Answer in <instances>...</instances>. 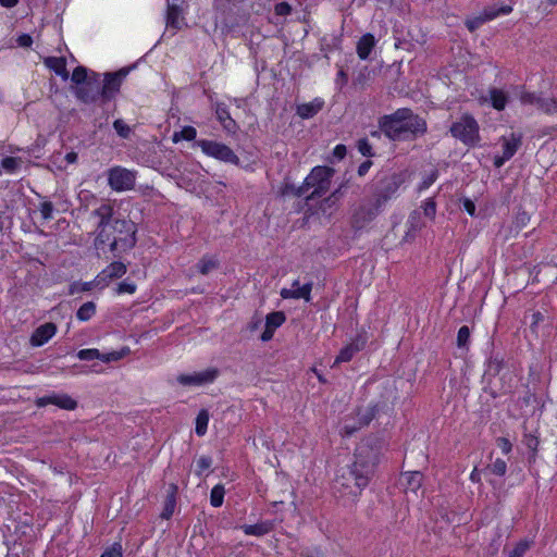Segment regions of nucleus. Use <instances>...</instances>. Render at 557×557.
I'll return each instance as SVG.
<instances>
[{"mask_svg":"<svg viewBox=\"0 0 557 557\" xmlns=\"http://www.w3.org/2000/svg\"><path fill=\"white\" fill-rule=\"evenodd\" d=\"M128 72V67H122L116 72L104 73L103 78L99 73L90 72L89 81L76 87L74 94L85 104L99 103L106 106L115 99Z\"/></svg>","mask_w":557,"mask_h":557,"instance_id":"obj_1","label":"nucleus"},{"mask_svg":"<svg viewBox=\"0 0 557 557\" xmlns=\"http://www.w3.org/2000/svg\"><path fill=\"white\" fill-rule=\"evenodd\" d=\"M379 127L391 140H414L428 131L426 121L409 108L397 109L379 119Z\"/></svg>","mask_w":557,"mask_h":557,"instance_id":"obj_2","label":"nucleus"},{"mask_svg":"<svg viewBox=\"0 0 557 557\" xmlns=\"http://www.w3.org/2000/svg\"><path fill=\"white\" fill-rule=\"evenodd\" d=\"M385 449L386 442L383 437L377 435L367 436L357 445L351 465L360 474L371 481Z\"/></svg>","mask_w":557,"mask_h":557,"instance_id":"obj_3","label":"nucleus"},{"mask_svg":"<svg viewBox=\"0 0 557 557\" xmlns=\"http://www.w3.org/2000/svg\"><path fill=\"white\" fill-rule=\"evenodd\" d=\"M385 449L386 442L383 437L377 435L367 436L357 445L351 465L360 474L371 481Z\"/></svg>","mask_w":557,"mask_h":557,"instance_id":"obj_4","label":"nucleus"},{"mask_svg":"<svg viewBox=\"0 0 557 557\" xmlns=\"http://www.w3.org/2000/svg\"><path fill=\"white\" fill-rule=\"evenodd\" d=\"M369 483L370 481L350 463L338 470L333 480L332 490L335 497L343 499L345 504H356Z\"/></svg>","mask_w":557,"mask_h":557,"instance_id":"obj_5","label":"nucleus"},{"mask_svg":"<svg viewBox=\"0 0 557 557\" xmlns=\"http://www.w3.org/2000/svg\"><path fill=\"white\" fill-rule=\"evenodd\" d=\"M335 170L330 166H314L304 183L298 186L296 197H305L307 201L324 196L330 187Z\"/></svg>","mask_w":557,"mask_h":557,"instance_id":"obj_6","label":"nucleus"},{"mask_svg":"<svg viewBox=\"0 0 557 557\" xmlns=\"http://www.w3.org/2000/svg\"><path fill=\"white\" fill-rule=\"evenodd\" d=\"M449 133L467 147H475L481 140L479 123L469 113H463L449 127Z\"/></svg>","mask_w":557,"mask_h":557,"instance_id":"obj_7","label":"nucleus"},{"mask_svg":"<svg viewBox=\"0 0 557 557\" xmlns=\"http://www.w3.org/2000/svg\"><path fill=\"white\" fill-rule=\"evenodd\" d=\"M107 232V238H98L96 244H135L136 243V224L131 220L115 219Z\"/></svg>","mask_w":557,"mask_h":557,"instance_id":"obj_8","label":"nucleus"},{"mask_svg":"<svg viewBox=\"0 0 557 557\" xmlns=\"http://www.w3.org/2000/svg\"><path fill=\"white\" fill-rule=\"evenodd\" d=\"M383 208L374 198L361 200L352 211L351 227L356 231L364 228L382 212Z\"/></svg>","mask_w":557,"mask_h":557,"instance_id":"obj_9","label":"nucleus"},{"mask_svg":"<svg viewBox=\"0 0 557 557\" xmlns=\"http://www.w3.org/2000/svg\"><path fill=\"white\" fill-rule=\"evenodd\" d=\"M197 145L201 148L203 153L219 161L234 165H239L240 163V160L235 152L223 143L201 139L197 141Z\"/></svg>","mask_w":557,"mask_h":557,"instance_id":"obj_10","label":"nucleus"},{"mask_svg":"<svg viewBox=\"0 0 557 557\" xmlns=\"http://www.w3.org/2000/svg\"><path fill=\"white\" fill-rule=\"evenodd\" d=\"M107 174L108 185L114 191L131 190L135 187L137 175L135 171L116 165L109 169Z\"/></svg>","mask_w":557,"mask_h":557,"instance_id":"obj_11","label":"nucleus"},{"mask_svg":"<svg viewBox=\"0 0 557 557\" xmlns=\"http://www.w3.org/2000/svg\"><path fill=\"white\" fill-rule=\"evenodd\" d=\"M403 183L401 175L397 173L382 176L375 184L373 198L385 207Z\"/></svg>","mask_w":557,"mask_h":557,"instance_id":"obj_12","label":"nucleus"},{"mask_svg":"<svg viewBox=\"0 0 557 557\" xmlns=\"http://www.w3.org/2000/svg\"><path fill=\"white\" fill-rule=\"evenodd\" d=\"M114 209L110 203H101L98 208H96L91 215L98 219L97 227H96V240L98 238L106 237L107 232L109 231V225L115 220L113 218Z\"/></svg>","mask_w":557,"mask_h":557,"instance_id":"obj_13","label":"nucleus"},{"mask_svg":"<svg viewBox=\"0 0 557 557\" xmlns=\"http://www.w3.org/2000/svg\"><path fill=\"white\" fill-rule=\"evenodd\" d=\"M37 405L39 407L54 405L65 410H74L77 408V401L67 394H53L40 397L37 400Z\"/></svg>","mask_w":557,"mask_h":557,"instance_id":"obj_14","label":"nucleus"},{"mask_svg":"<svg viewBox=\"0 0 557 557\" xmlns=\"http://www.w3.org/2000/svg\"><path fill=\"white\" fill-rule=\"evenodd\" d=\"M218 373L216 369H208L194 374H182L177 381L183 385H202L212 382Z\"/></svg>","mask_w":557,"mask_h":557,"instance_id":"obj_15","label":"nucleus"},{"mask_svg":"<svg viewBox=\"0 0 557 557\" xmlns=\"http://www.w3.org/2000/svg\"><path fill=\"white\" fill-rule=\"evenodd\" d=\"M423 481V474L420 471H407L403 472L399 478V485L403 487L405 493L411 492L417 494L421 488Z\"/></svg>","mask_w":557,"mask_h":557,"instance_id":"obj_16","label":"nucleus"},{"mask_svg":"<svg viewBox=\"0 0 557 557\" xmlns=\"http://www.w3.org/2000/svg\"><path fill=\"white\" fill-rule=\"evenodd\" d=\"M312 283H306L302 286L299 285V281H294L292 288H283L281 290V296L284 299H305L306 301L310 300V294L312 290Z\"/></svg>","mask_w":557,"mask_h":557,"instance_id":"obj_17","label":"nucleus"},{"mask_svg":"<svg viewBox=\"0 0 557 557\" xmlns=\"http://www.w3.org/2000/svg\"><path fill=\"white\" fill-rule=\"evenodd\" d=\"M57 332L54 323L48 322L38 326L30 336V344L35 347L46 344Z\"/></svg>","mask_w":557,"mask_h":557,"instance_id":"obj_18","label":"nucleus"},{"mask_svg":"<svg viewBox=\"0 0 557 557\" xmlns=\"http://www.w3.org/2000/svg\"><path fill=\"white\" fill-rule=\"evenodd\" d=\"M377 411H379L377 404L371 405V406L367 407L364 410H359L357 413L359 425L352 426V428H349L348 425H346L345 426L346 434L351 435L356 430L360 429L361 426L369 425L370 422L375 418Z\"/></svg>","mask_w":557,"mask_h":557,"instance_id":"obj_19","label":"nucleus"},{"mask_svg":"<svg viewBox=\"0 0 557 557\" xmlns=\"http://www.w3.org/2000/svg\"><path fill=\"white\" fill-rule=\"evenodd\" d=\"M505 159H511L522 145V134L511 133L509 137H502Z\"/></svg>","mask_w":557,"mask_h":557,"instance_id":"obj_20","label":"nucleus"},{"mask_svg":"<svg viewBox=\"0 0 557 557\" xmlns=\"http://www.w3.org/2000/svg\"><path fill=\"white\" fill-rule=\"evenodd\" d=\"M510 12H512V7L509 4L488 5L483 9L482 13L478 17V22L484 23V22L494 20L495 17H497L499 15L509 14Z\"/></svg>","mask_w":557,"mask_h":557,"instance_id":"obj_21","label":"nucleus"},{"mask_svg":"<svg viewBox=\"0 0 557 557\" xmlns=\"http://www.w3.org/2000/svg\"><path fill=\"white\" fill-rule=\"evenodd\" d=\"M275 528V523L271 520L258 522L256 524H244L240 527L246 535L263 536L272 532Z\"/></svg>","mask_w":557,"mask_h":557,"instance_id":"obj_22","label":"nucleus"},{"mask_svg":"<svg viewBox=\"0 0 557 557\" xmlns=\"http://www.w3.org/2000/svg\"><path fill=\"white\" fill-rule=\"evenodd\" d=\"M182 13L183 9L180 3L169 2L166 11V26L173 29H181L183 23V18H181Z\"/></svg>","mask_w":557,"mask_h":557,"instance_id":"obj_23","label":"nucleus"},{"mask_svg":"<svg viewBox=\"0 0 557 557\" xmlns=\"http://www.w3.org/2000/svg\"><path fill=\"white\" fill-rule=\"evenodd\" d=\"M215 115L224 129L231 133L236 132L237 124L235 120L232 119L230 111L224 103H216Z\"/></svg>","mask_w":557,"mask_h":557,"instance_id":"obj_24","label":"nucleus"},{"mask_svg":"<svg viewBox=\"0 0 557 557\" xmlns=\"http://www.w3.org/2000/svg\"><path fill=\"white\" fill-rule=\"evenodd\" d=\"M375 46L374 36L370 33L364 34L357 42V53L361 60H367Z\"/></svg>","mask_w":557,"mask_h":557,"instance_id":"obj_25","label":"nucleus"},{"mask_svg":"<svg viewBox=\"0 0 557 557\" xmlns=\"http://www.w3.org/2000/svg\"><path fill=\"white\" fill-rule=\"evenodd\" d=\"M44 63L48 69L52 70L64 81L69 78V72L66 70V62L64 58L48 57L45 59Z\"/></svg>","mask_w":557,"mask_h":557,"instance_id":"obj_26","label":"nucleus"},{"mask_svg":"<svg viewBox=\"0 0 557 557\" xmlns=\"http://www.w3.org/2000/svg\"><path fill=\"white\" fill-rule=\"evenodd\" d=\"M197 271L202 275H208L212 271L219 269L220 267V260L215 256H203L197 263H196Z\"/></svg>","mask_w":557,"mask_h":557,"instance_id":"obj_27","label":"nucleus"},{"mask_svg":"<svg viewBox=\"0 0 557 557\" xmlns=\"http://www.w3.org/2000/svg\"><path fill=\"white\" fill-rule=\"evenodd\" d=\"M323 107V101L314 99L312 102L302 103L297 107V114L302 119L314 116Z\"/></svg>","mask_w":557,"mask_h":557,"instance_id":"obj_28","label":"nucleus"},{"mask_svg":"<svg viewBox=\"0 0 557 557\" xmlns=\"http://www.w3.org/2000/svg\"><path fill=\"white\" fill-rule=\"evenodd\" d=\"M490 98L492 107L498 111L504 110L508 101L507 94L502 89L497 88H492L490 90Z\"/></svg>","mask_w":557,"mask_h":557,"instance_id":"obj_29","label":"nucleus"},{"mask_svg":"<svg viewBox=\"0 0 557 557\" xmlns=\"http://www.w3.org/2000/svg\"><path fill=\"white\" fill-rule=\"evenodd\" d=\"M360 350V346L357 343H350L341 349L338 356L335 359V363L348 362L352 357Z\"/></svg>","mask_w":557,"mask_h":557,"instance_id":"obj_30","label":"nucleus"},{"mask_svg":"<svg viewBox=\"0 0 557 557\" xmlns=\"http://www.w3.org/2000/svg\"><path fill=\"white\" fill-rule=\"evenodd\" d=\"M172 490L173 492L166 496L163 510L160 515V517L165 520L170 519L173 516L176 506L175 493L177 487L175 485H172Z\"/></svg>","mask_w":557,"mask_h":557,"instance_id":"obj_31","label":"nucleus"},{"mask_svg":"<svg viewBox=\"0 0 557 557\" xmlns=\"http://www.w3.org/2000/svg\"><path fill=\"white\" fill-rule=\"evenodd\" d=\"M286 321V315L283 311H273L265 317V325L268 329L276 331Z\"/></svg>","mask_w":557,"mask_h":557,"instance_id":"obj_32","label":"nucleus"},{"mask_svg":"<svg viewBox=\"0 0 557 557\" xmlns=\"http://www.w3.org/2000/svg\"><path fill=\"white\" fill-rule=\"evenodd\" d=\"M96 313V304L94 301H87L85 304H83L77 312H76V318L79 320V321H88L89 319H91V317H94Z\"/></svg>","mask_w":557,"mask_h":557,"instance_id":"obj_33","label":"nucleus"},{"mask_svg":"<svg viewBox=\"0 0 557 557\" xmlns=\"http://www.w3.org/2000/svg\"><path fill=\"white\" fill-rule=\"evenodd\" d=\"M104 270L110 276V278L113 281L122 277L126 273L127 268L123 262L114 261L111 262Z\"/></svg>","mask_w":557,"mask_h":557,"instance_id":"obj_34","label":"nucleus"},{"mask_svg":"<svg viewBox=\"0 0 557 557\" xmlns=\"http://www.w3.org/2000/svg\"><path fill=\"white\" fill-rule=\"evenodd\" d=\"M90 78V73L85 66L78 65L74 69L71 79L76 84V87L82 86Z\"/></svg>","mask_w":557,"mask_h":557,"instance_id":"obj_35","label":"nucleus"},{"mask_svg":"<svg viewBox=\"0 0 557 557\" xmlns=\"http://www.w3.org/2000/svg\"><path fill=\"white\" fill-rule=\"evenodd\" d=\"M208 422H209V413L207 410L202 409L196 418L195 431H196L197 435L202 436L206 434L207 428H208Z\"/></svg>","mask_w":557,"mask_h":557,"instance_id":"obj_36","label":"nucleus"},{"mask_svg":"<svg viewBox=\"0 0 557 557\" xmlns=\"http://www.w3.org/2000/svg\"><path fill=\"white\" fill-rule=\"evenodd\" d=\"M225 488L222 484L213 486L210 493V504L213 507H220L224 500Z\"/></svg>","mask_w":557,"mask_h":557,"instance_id":"obj_37","label":"nucleus"},{"mask_svg":"<svg viewBox=\"0 0 557 557\" xmlns=\"http://www.w3.org/2000/svg\"><path fill=\"white\" fill-rule=\"evenodd\" d=\"M543 100H544V98L541 95H537L535 92L523 91L520 95V101L522 104L535 106L537 109L541 108V102Z\"/></svg>","mask_w":557,"mask_h":557,"instance_id":"obj_38","label":"nucleus"},{"mask_svg":"<svg viewBox=\"0 0 557 557\" xmlns=\"http://www.w3.org/2000/svg\"><path fill=\"white\" fill-rule=\"evenodd\" d=\"M522 442L532 453L530 458H535L540 444L539 437L534 434L524 433Z\"/></svg>","mask_w":557,"mask_h":557,"instance_id":"obj_39","label":"nucleus"},{"mask_svg":"<svg viewBox=\"0 0 557 557\" xmlns=\"http://www.w3.org/2000/svg\"><path fill=\"white\" fill-rule=\"evenodd\" d=\"M21 165V159L15 157H5L1 161V166L8 173H14Z\"/></svg>","mask_w":557,"mask_h":557,"instance_id":"obj_40","label":"nucleus"},{"mask_svg":"<svg viewBox=\"0 0 557 557\" xmlns=\"http://www.w3.org/2000/svg\"><path fill=\"white\" fill-rule=\"evenodd\" d=\"M536 403V396L535 394L531 393L530 391H527L525 394L517 399V405L521 410L524 412L528 411V408L533 404Z\"/></svg>","mask_w":557,"mask_h":557,"instance_id":"obj_41","label":"nucleus"},{"mask_svg":"<svg viewBox=\"0 0 557 557\" xmlns=\"http://www.w3.org/2000/svg\"><path fill=\"white\" fill-rule=\"evenodd\" d=\"M421 209L423 210V214L431 219V220H434L435 219V215H436V201H435V198L434 197H431V198H428L423 205L421 206Z\"/></svg>","mask_w":557,"mask_h":557,"instance_id":"obj_42","label":"nucleus"},{"mask_svg":"<svg viewBox=\"0 0 557 557\" xmlns=\"http://www.w3.org/2000/svg\"><path fill=\"white\" fill-rule=\"evenodd\" d=\"M504 367V360L497 356L491 357L487 363L486 372L490 375H497Z\"/></svg>","mask_w":557,"mask_h":557,"instance_id":"obj_43","label":"nucleus"},{"mask_svg":"<svg viewBox=\"0 0 557 557\" xmlns=\"http://www.w3.org/2000/svg\"><path fill=\"white\" fill-rule=\"evenodd\" d=\"M129 349L127 347L121 349L120 351H112V352H108V354H101L100 356V360L106 362V363H109V362H112V361H117L122 358H124L127 354H128Z\"/></svg>","mask_w":557,"mask_h":557,"instance_id":"obj_44","label":"nucleus"},{"mask_svg":"<svg viewBox=\"0 0 557 557\" xmlns=\"http://www.w3.org/2000/svg\"><path fill=\"white\" fill-rule=\"evenodd\" d=\"M197 131L193 126H184L180 133L174 134V141H177L180 138L185 140H194L196 138Z\"/></svg>","mask_w":557,"mask_h":557,"instance_id":"obj_45","label":"nucleus"},{"mask_svg":"<svg viewBox=\"0 0 557 557\" xmlns=\"http://www.w3.org/2000/svg\"><path fill=\"white\" fill-rule=\"evenodd\" d=\"M531 542L522 540L516 544L513 549L510 552L509 557H523L524 554L530 549Z\"/></svg>","mask_w":557,"mask_h":557,"instance_id":"obj_46","label":"nucleus"},{"mask_svg":"<svg viewBox=\"0 0 557 557\" xmlns=\"http://www.w3.org/2000/svg\"><path fill=\"white\" fill-rule=\"evenodd\" d=\"M113 128L117 135L124 139L128 138L131 135V127L121 119L113 122Z\"/></svg>","mask_w":557,"mask_h":557,"instance_id":"obj_47","label":"nucleus"},{"mask_svg":"<svg viewBox=\"0 0 557 557\" xmlns=\"http://www.w3.org/2000/svg\"><path fill=\"white\" fill-rule=\"evenodd\" d=\"M491 473L503 476L507 471V463L505 460L497 458L492 465L488 466Z\"/></svg>","mask_w":557,"mask_h":557,"instance_id":"obj_48","label":"nucleus"},{"mask_svg":"<svg viewBox=\"0 0 557 557\" xmlns=\"http://www.w3.org/2000/svg\"><path fill=\"white\" fill-rule=\"evenodd\" d=\"M92 287H94L92 281L85 282V283L74 282L69 287V294L74 295V294H78L82 292H89V290H91Z\"/></svg>","mask_w":557,"mask_h":557,"instance_id":"obj_49","label":"nucleus"},{"mask_svg":"<svg viewBox=\"0 0 557 557\" xmlns=\"http://www.w3.org/2000/svg\"><path fill=\"white\" fill-rule=\"evenodd\" d=\"M212 462L213 460L210 456H201L197 460V469L195 470V473L198 476H202L203 472L212 466Z\"/></svg>","mask_w":557,"mask_h":557,"instance_id":"obj_50","label":"nucleus"},{"mask_svg":"<svg viewBox=\"0 0 557 557\" xmlns=\"http://www.w3.org/2000/svg\"><path fill=\"white\" fill-rule=\"evenodd\" d=\"M470 339V329L467 325L461 326L457 334V346L459 348L467 347Z\"/></svg>","mask_w":557,"mask_h":557,"instance_id":"obj_51","label":"nucleus"},{"mask_svg":"<svg viewBox=\"0 0 557 557\" xmlns=\"http://www.w3.org/2000/svg\"><path fill=\"white\" fill-rule=\"evenodd\" d=\"M540 110H542L546 114L557 113V99L544 98V100L541 102Z\"/></svg>","mask_w":557,"mask_h":557,"instance_id":"obj_52","label":"nucleus"},{"mask_svg":"<svg viewBox=\"0 0 557 557\" xmlns=\"http://www.w3.org/2000/svg\"><path fill=\"white\" fill-rule=\"evenodd\" d=\"M101 352L96 348H87V349H81L77 352V357L81 360H94V359H100Z\"/></svg>","mask_w":557,"mask_h":557,"instance_id":"obj_53","label":"nucleus"},{"mask_svg":"<svg viewBox=\"0 0 557 557\" xmlns=\"http://www.w3.org/2000/svg\"><path fill=\"white\" fill-rule=\"evenodd\" d=\"M100 557H123V548L121 543H113L101 554Z\"/></svg>","mask_w":557,"mask_h":557,"instance_id":"obj_54","label":"nucleus"},{"mask_svg":"<svg viewBox=\"0 0 557 557\" xmlns=\"http://www.w3.org/2000/svg\"><path fill=\"white\" fill-rule=\"evenodd\" d=\"M359 152L364 157H373L372 146L369 144L367 138H360L357 141Z\"/></svg>","mask_w":557,"mask_h":557,"instance_id":"obj_55","label":"nucleus"},{"mask_svg":"<svg viewBox=\"0 0 557 557\" xmlns=\"http://www.w3.org/2000/svg\"><path fill=\"white\" fill-rule=\"evenodd\" d=\"M438 177V170L434 169L428 174L419 185V190L429 188Z\"/></svg>","mask_w":557,"mask_h":557,"instance_id":"obj_56","label":"nucleus"},{"mask_svg":"<svg viewBox=\"0 0 557 557\" xmlns=\"http://www.w3.org/2000/svg\"><path fill=\"white\" fill-rule=\"evenodd\" d=\"M345 184H342L337 189H335L327 198L324 199V203L329 207H332L336 201H338L343 196V188Z\"/></svg>","mask_w":557,"mask_h":557,"instance_id":"obj_57","label":"nucleus"},{"mask_svg":"<svg viewBox=\"0 0 557 557\" xmlns=\"http://www.w3.org/2000/svg\"><path fill=\"white\" fill-rule=\"evenodd\" d=\"M496 446L503 451V454L508 455L512 450V444L507 437L499 436L496 438Z\"/></svg>","mask_w":557,"mask_h":557,"instance_id":"obj_58","label":"nucleus"},{"mask_svg":"<svg viewBox=\"0 0 557 557\" xmlns=\"http://www.w3.org/2000/svg\"><path fill=\"white\" fill-rule=\"evenodd\" d=\"M112 280L110 278V276L108 275V273L106 272V270L103 269L96 277L95 280L92 281L94 283V286H97V287H104V286H108L109 283L111 282Z\"/></svg>","mask_w":557,"mask_h":557,"instance_id":"obj_59","label":"nucleus"},{"mask_svg":"<svg viewBox=\"0 0 557 557\" xmlns=\"http://www.w3.org/2000/svg\"><path fill=\"white\" fill-rule=\"evenodd\" d=\"M292 5L285 1L276 3L274 7V12L278 16H287L292 13Z\"/></svg>","mask_w":557,"mask_h":557,"instance_id":"obj_60","label":"nucleus"},{"mask_svg":"<svg viewBox=\"0 0 557 557\" xmlns=\"http://www.w3.org/2000/svg\"><path fill=\"white\" fill-rule=\"evenodd\" d=\"M53 203L51 201H44L40 203L39 210L44 220H50L53 212Z\"/></svg>","mask_w":557,"mask_h":557,"instance_id":"obj_61","label":"nucleus"},{"mask_svg":"<svg viewBox=\"0 0 557 557\" xmlns=\"http://www.w3.org/2000/svg\"><path fill=\"white\" fill-rule=\"evenodd\" d=\"M136 292V285L134 283H128L123 281L117 284L116 293L117 294H134Z\"/></svg>","mask_w":557,"mask_h":557,"instance_id":"obj_62","label":"nucleus"},{"mask_svg":"<svg viewBox=\"0 0 557 557\" xmlns=\"http://www.w3.org/2000/svg\"><path fill=\"white\" fill-rule=\"evenodd\" d=\"M16 44L23 48H29L33 44V38L28 34H22L16 38Z\"/></svg>","mask_w":557,"mask_h":557,"instance_id":"obj_63","label":"nucleus"},{"mask_svg":"<svg viewBox=\"0 0 557 557\" xmlns=\"http://www.w3.org/2000/svg\"><path fill=\"white\" fill-rule=\"evenodd\" d=\"M346 153H347V148L345 145H342V144L337 145L333 150V157H334V159H336L338 161L343 160L345 158Z\"/></svg>","mask_w":557,"mask_h":557,"instance_id":"obj_64","label":"nucleus"}]
</instances>
